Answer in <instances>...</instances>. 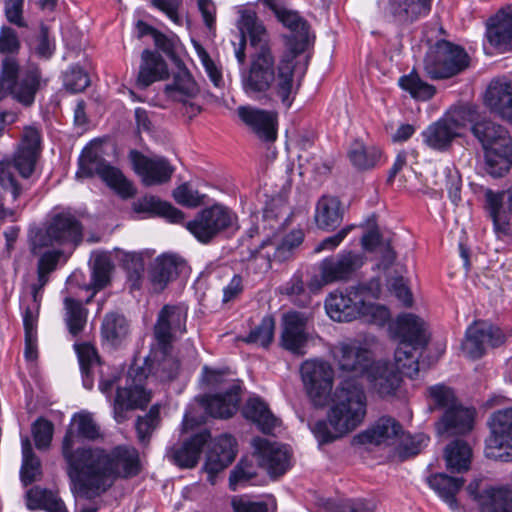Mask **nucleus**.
<instances>
[{
	"mask_svg": "<svg viewBox=\"0 0 512 512\" xmlns=\"http://www.w3.org/2000/svg\"><path fill=\"white\" fill-rule=\"evenodd\" d=\"M75 434L67 430L61 452L67 464L66 472L72 490L91 499L107 491L117 478H131L140 472L139 455L135 448L117 446L110 452L101 448L74 449Z\"/></svg>",
	"mask_w": 512,
	"mask_h": 512,
	"instance_id": "f257e3e1",
	"label": "nucleus"
},
{
	"mask_svg": "<svg viewBox=\"0 0 512 512\" xmlns=\"http://www.w3.org/2000/svg\"><path fill=\"white\" fill-rule=\"evenodd\" d=\"M237 27L249 33V68L241 73V85L244 93L254 100L268 99L269 91L277 93L278 76L275 74V58L271 50L268 32L253 10L240 11Z\"/></svg>",
	"mask_w": 512,
	"mask_h": 512,
	"instance_id": "f03ea898",
	"label": "nucleus"
},
{
	"mask_svg": "<svg viewBox=\"0 0 512 512\" xmlns=\"http://www.w3.org/2000/svg\"><path fill=\"white\" fill-rule=\"evenodd\" d=\"M366 395L356 377L344 379L336 389L327 420L317 421L312 432L320 444L334 440L356 429L366 416Z\"/></svg>",
	"mask_w": 512,
	"mask_h": 512,
	"instance_id": "7ed1b4c3",
	"label": "nucleus"
},
{
	"mask_svg": "<svg viewBox=\"0 0 512 512\" xmlns=\"http://www.w3.org/2000/svg\"><path fill=\"white\" fill-rule=\"evenodd\" d=\"M391 338L397 342L394 360L406 377L414 378L419 372V352L429 342L427 324L415 314L402 313L389 325Z\"/></svg>",
	"mask_w": 512,
	"mask_h": 512,
	"instance_id": "20e7f679",
	"label": "nucleus"
},
{
	"mask_svg": "<svg viewBox=\"0 0 512 512\" xmlns=\"http://www.w3.org/2000/svg\"><path fill=\"white\" fill-rule=\"evenodd\" d=\"M41 130L34 126H25L21 141L13 158L0 160V186L9 191L13 201H17L23 193V186L17 181L14 171L22 178H29L36 167L41 154Z\"/></svg>",
	"mask_w": 512,
	"mask_h": 512,
	"instance_id": "39448f33",
	"label": "nucleus"
},
{
	"mask_svg": "<svg viewBox=\"0 0 512 512\" xmlns=\"http://www.w3.org/2000/svg\"><path fill=\"white\" fill-rule=\"evenodd\" d=\"M278 21L289 29L291 34L285 37L286 52L278 64V83L276 88L282 103L286 107H290L292 104L290 95L293 90L294 61L309 45V24L298 12L289 9L278 18Z\"/></svg>",
	"mask_w": 512,
	"mask_h": 512,
	"instance_id": "423d86ee",
	"label": "nucleus"
},
{
	"mask_svg": "<svg viewBox=\"0 0 512 512\" xmlns=\"http://www.w3.org/2000/svg\"><path fill=\"white\" fill-rule=\"evenodd\" d=\"M472 134L485 152L486 171L493 177H501L512 166V138L505 127L491 120L475 122Z\"/></svg>",
	"mask_w": 512,
	"mask_h": 512,
	"instance_id": "0eeeda50",
	"label": "nucleus"
},
{
	"mask_svg": "<svg viewBox=\"0 0 512 512\" xmlns=\"http://www.w3.org/2000/svg\"><path fill=\"white\" fill-rule=\"evenodd\" d=\"M122 373L114 368L108 374L102 370L100 372L99 390L111 398L112 392L116 389L113 398V414L114 419L118 423H123L127 419V412L135 409H143L151 400V393L144 389L140 383H136V379H126L125 386H121Z\"/></svg>",
	"mask_w": 512,
	"mask_h": 512,
	"instance_id": "6e6552de",
	"label": "nucleus"
},
{
	"mask_svg": "<svg viewBox=\"0 0 512 512\" xmlns=\"http://www.w3.org/2000/svg\"><path fill=\"white\" fill-rule=\"evenodd\" d=\"M82 239L81 221L73 213L62 211L52 215L45 226L30 237V251L33 255H40L43 248L50 246L75 247Z\"/></svg>",
	"mask_w": 512,
	"mask_h": 512,
	"instance_id": "1a4fd4ad",
	"label": "nucleus"
},
{
	"mask_svg": "<svg viewBox=\"0 0 512 512\" xmlns=\"http://www.w3.org/2000/svg\"><path fill=\"white\" fill-rule=\"evenodd\" d=\"M99 176L101 180L123 199L132 198L136 188L120 169L111 166L98 147H85L78 159L76 178Z\"/></svg>",
	"mask_w": 512,
	"mask_h": 512,
	"instance_id": "9d476101",
	"label": "nucleus"
},
{
	"mask_svg": "<svg viewBox=\"0 0 512 512\" xmlns=\"http://www.w3.org/2000/svg\"><path fill=\"white\" fill-rule=\"evenodd\" d=\"M228 369H212L204 366L203 381L212 388H223V393L207 396L205 409L214 418H230L238 409L241 387L239 383L228 379Z\"/></svg>",
	"mask_w": 512,
	"mask_h": 512,
	"instance_id": "9b49d317",
	"label": "nucleus"
},
{
	"mask_svg": "<svg viewBox=\"0 0 512 512\" xmlns=\"http://www.w3.org/2000/svg\"><path fill=\"white\" fill-rule=\"evenodd\" d=\"M469 66V56L464 48L447 40H438L430 46L423 67L433 80L451 78Z\"/></svg>",
	"mask_w": 512,
	"mask_h": 512,
	"instance_id": "f8f14e48",
	"label": "nucleus"
},
{
	"mask_svg": "<svg viewBox=\"0 0 512 512\" xmlns=\"http://www.w3.org/2000/svg\"><path fill=\"white\" fill-rule=\"evenodd\" d=\"M2 72L7 77L9 94L25 107L32 106L37 92L47 86L38 66H30L20 74L18 62L9 56L2 61Z\"/></svg>",
	"mask_w": 512,
	"mask_h": 512,
	"instance_id": "ddd939ff",
	"label": "nucleus"
},
{
	"mask_svg": "<svg viewBox=\"0 0 512 512\" xmlns=\"http://www.w3.org/2000/svg\"><path fill=\"white\" fill-rule=\"evenodd\" d=\"M235 220L236 215L228 207L214 204L201 209L185 227L199 242L208 244L232 227Z\"/></svg>",
	"mask_w": 512,
	"mask_h": 512,
	"instance_id": "4468645a",
	"label": "nucleus"
},
{
	"mask_svg": "<svg viewBox=\"0 0 512 512\" xmlns=\"http://www.w3.org/2000/svg\"><path fill=\"white\" fill-rule=\"evenodd\" d=\"M363 264V256L351 250H343L335 256L326 257L319 264L320 277L311 279L309 288L316 292L324 285L348 281Z\"/></svg>",
	"mask_w": 512,
	"mask_h": 512,
	"instance_id": "2eb2a0df",
	"label": "nucleus"
},
{
	"mask_svg": "<svg viewBox=\"0 0 512 512\" xmlns=\"http://www.w3.org/2000/svg\"><path fill=\"white\" fill-rule=\"evenodd\" d=\"M300 373L305 391L316 407L325 406L330 398L334 370L323 360H306L300 367Z\"/></svg>",
	"mask_w": 512,
	"mask_h": 512,
	"instance_id": "dca6fc26",
	"label": "nucleus"
},
{
	"mask_svg": "<svg viewBox=\"0 0 512 512\" xmlns=\"http://www.w3.org/2000/svg\"><path fill=\"white\" fill-rule=\"evenodd\" d=\"M489 427L486 456L505 462L512 461V407L495 411L490 417Z\"/></svg>",
	"mask_w": 512,
	"mask_h": 512,
	"instance_id": "f3484780",
	"label": "nucleus"
},
{
	"mask_svg": "<svg viewBox=\"0 0 512 512\" xmlns=\"http://www.w3.org/2000/svg\"><path fill=\"white\" fill-rule=\"evenodd\" d=\"M187 308L182 305H164L153 327L156 344L165 348L186 332Z\"/></svg>",
	"mask_w": 512,
	"mask_h": 512,
	"instance_id": "a211bd4d",
	"label": "nucleus"
},
{
	"mask_svg": "<svg viewBox=\"0 0 512 512\" xmlns=\"http://www.w3.org/2000/svg\"><path fill=\"white\" fill-rule=\"evenodd\" d=\"M258 465L272 477L282 476L290 467L291 453L285 445L256 437L252 441Z\"/></svg>",
	"mask_w": 512,
	"mask_h": 512,
	"instance_id": "6ab92c4d",
	"label": "nucleus"
},
{
	"mask_svg": "<svg viewBox=\"0 0 512 512\" xmlns=\"http://www.w3.org/2000/svg\"><path fill=\"white\" fill-rule=\"evenodd\" d=\"M433 0H379L378 7L383 16L397 25H408L426 17L432 9Z\"/></svg>",
	"mask_w": 512,
	"mask_h": 512,
	"instance_id": "aec40b11",
	"label": "nucleus"
},
{
	"mask_svg": "<svg viewBox=\"0 0 512 512\" xmlns=\"http://www.w3.org/2000/svg\"><path fill=\"white\" fill-rule=\"evenodd\" d=\"M129 157L134 171L145 186L164 184L174 173V167L164 157H148L136 150H132Z\"/></svg>",
	"mask_w": 512,
	"mask_h": 512,
	"instance_id": "412c9836",
	"label": "nucleus"
},
{
	"mask_svg": "<svg viewBox=\"0 0 512 512\" xmlns=\"http://www.w3.org/2000/svg\"><path fill=\"white\" fill-rule=\"evenodd\" d=\"M361 288L350 287L345 291H335L325 300L328 316L337 322H350L360 317L363 301Z\"/></svg>",
	"mask_w": 512,
	"mask_h": 512,
	"instance_id": "4be33fe9",
	"label": "nucleus"
},
{
	"mask_svg": "<svg viewBox=\"0 0 512 512\" xmlns=\"http://www.w3.org/2000/svg\"><path fill=\"white\" fill-rule=\"evenodd\" d=\"M310 315L306 312L289 311L282 317L280 345L293 354H304L308 341L307 325Z\"/></svg>",
	"mask_w": 512,
	"mask_h": 512,
	"instance_id": "5701e85b",
	"label": "nucleus"
},
{
	"mask_svg": "<svg viewBox=\"0 0 512 512\" xmlns=\"http://www.w3.org/2000/svg\"><path fill=\"white\" fill-rule=\"evenodd\" d=\"M238 117L262 141L273 142L277 137V114L252 106H239Z\"/></svg>",
	"mask_w": 512,
	"mask_h": 512,
	"instance_id": "b1692460",
	"label": "nucleus"
},
{
	"mask_svg": "<svg viewBox=\"0 0 512 512\" xmlns=\"http://www.w3.org/2000/svg\"><path fill=\"white\" fill-rule=\"evenodd\" d=\"M333 357L342 371L363 376L371 363L370 351L356 341L341 342L333 348Z\"/></svg>",
	"mask_w": 512,
	"mask_h": 512,
	"instance_id": "393cba45",
	"label": "nucleus"
},
{
	"mask_svg": "<svg viewBox=\"0 0 512 512\" xmlns=\"http://www.w3.org/2000/svg\"><path fill=\"white\" fill-rule=\"evenodd\" d=\"M401 375L406 376L398 369L395 361L394 365L378 361L370 363L362 377H366L372 388L384 397L395 393L400 386Z\"/></svg>",
	"mask_w": 512,
	"mask_h": 512,
	"instance_id": "a878e982",
	"label": "nucleus"
},
{
	"mask_svg": "<svg viewBox=\"0 0 512 512\" xmlns=\"http://www.w3.org/2000/svg\"><path fill=\"white\" fill-rule=\"evenodd\" d=\"M403 436L401 424L390 416L380 417L371 427L359 433L355 440L360 444L394 445Z\"/></svg>",
	"mask_w": 512,
	"mask_h": 512,
	"instance_id": "bb28decb",
	"label": "nucleus"
},
{
	"mask_svg": "<svg viewBox=\"0 0 512 512\" xmlns=\"http://www.w3.org/2000/svg\"><path fill=\"white\" fill-rule=\"evenodd\" d=\"M484 103L491 112L512 124V80L506 77L493 79L486 90Z\"/></svg>",
	"mask_w": 512,
	"mask_h": 512,
	"instance_id": "cd10ccee",
	"label": "nucleus"
},
{
	"mask_svg": "<svg viewBox=\"0 0 512 512\" xmlns=\"http://www.w3.org/2000/svg\"><path fill=\"white\" fill-rule=\"evenodd\" d=\"M188 270L186 261L176 254H163L156 258L150 279L155 291H162L167 284Z\"/></svg>",
	"mask_w": 512,
	"mask_h": 512,
	"instance_id": "c85d7f7f",
	"label": "nucleus"
},
{
	"mask_svg": "<svg viewBox=\"0 0 512 512\" xmlns=\"http://www.w3.org/2000/svg\"><path fill=\"white\" fill-rule=\"evenodd\" d=\"M172 347L156 346L151 350L145 360V369L149 374L160 381H171L179 372V361L172 355Z\"/></svg>",
	"mask_w": 512,
	"mask_h": 512,
	"instance_id": "c756f323",
	"label": "nucleus"
},
{
	"mask_svg": "<svg viewBox=\"0 0 512 512\" xmlns=\"http://www.w3.org/2000/svg\"><path fill=\"white\" fill-rule=\"evenodd\" d=\"M478 485L470 483L467 491L477 501L481 512H512V491L508 487H489L477 494Z\"/></svg>",
	"mask_w": 512,
	"mask_h": 512,
	"instance_id": "7c9ffc66",
	"label": "nucleus"
},
{
	"mask_svg": "<svg viewBox=\"0 0 512 512\" xmlns=\"http://www.w3.org/2000/svg\"><path fill=\"white\" fill-rule=\"evenodd\" d=\"M505 195L508 212L512 215V186L506 191H485V208L492 219L494 230L503 235L510 231L508 213L503 206Z\"/></svg>",
	"mask_w": 512,
	"mask_h": 512,
	"instance_id": "2f4dec72",
	"label": "nucleus"
},
{
	"mask_svg": "<svg viewBox=\"0 0 512 512\" xmlns=\"http://www.w3.org/2000/svg\"><path fill=\"white\" fill-rule=\"evenodd\" d=\"M474 410L458 404L444 411L436 423L439 434L446 436L465 435L473 428Z\"/></svg>",
	"mask_w": 512,
	"mask_h": 512,
	"instance_id": "473e14b6",
	"label": "nucleus"
},
{
	"mask_svg": "<svg viewBox=\"0 0 512 512\" xmlns=\"http://www.w3.org/2000/svg\"><path fill=\"white\" fill-rule=\"evenodd\" d=\"M209 439L210 433L207 431L195 434L181 445L171 447L167 456L181 468H192L198 463L202 449Z\"/></svg>",
	"mask_w": 512,
	"mask_h": 512,
	"instance_id": "72a5a7b5",
	"label": "nucleus"
},
{
	"mask_svg": "<svg viewBox=\"0 0 512 512\" xmlns=\"http://www.w3.org/2000/svg\"><path fill=\"white\" fill-rule=\"evenodd\" d=\"M458 123L451 118H441L430 124L423 132L424 144L436 151H446L459 135Z\"/></svg>",
	"mask_w": 512,
	"mask_h": 512,
	"instance_id": "f704fd0d",
	"label": "nucleus"
},
{
	"mask_svg": "<svg viewBox=\"0 0 512 512\" xmlns=\"http://www.w3.org/2000/svg\"><path fill=\"white\" fill-rule=\"evenodd\" d=\"M236 439L230 434L218 436L207 454L205 469L209 474H216L230 465L236 456Z\"/></svg>",
	"mask_w": 512,
	"mask_h": 512,
	"instance_id": "c9c22d12",
	"label": "nucleus"
},
{
	"mask_svg": "<svg viewBox=\"0 0 512 512\" xmlns=\"http://www.w3.org/2000/svg\"><path fill=\"white\" fill-rule=\"evenodd\" d=\"M486 34L490 44L497 49L504 51L512 47V5L500 9L490 18Z\"/></svg>",
	"mask_w": 512,
	"mask_h": 512,
	"instance_id": "e433bc0d",
	"label": "nucleus"
},
{
	"mask_svg": "<svg viewBox=\"0 0 512 512\" xmlns=\"http://www.w3.org/2000/svg\"><path fill=\"white\" fill-rule=\"evenodd\" d=\"M344 208L336 196H321L315 207L314 221L318 229L331 232L343 221Z\"/></svg>",
	"mask_w": 512,
	"mask_h": 512,
	"instance_id": "4c0bfd02",
	"label": "nucleus"
},
{
	"mask_svg": "<svg viewBox=\"0 0 512 512\" xmlns=\"http://www.w3.org/2000/svg\"><path fill=\"white\" fill-rule=\"evenodd\" d=\"M167 75L168 68L163 58L156 52L145 49L141 55L137 86L145 89L155 81L164 79Z\"/></svg>",
	"mask_w": 512,
	"mask_h": 512,
	"instance_id": "58836bf2",
	"label": "nucleus"
},
{
	"mask_svg": "<svg viewBox=\"0 0 512 512\" xmlns=\"http://www.w3.org/2000/svg\"><path fill=\"white\" fill-rule=\"evenodd\" d=\"M242 413L252 421L264 434H271L281 424V421L271 412L268 405L259 397L247 400Z\"/></svg>",
	"mask_w": 512,
	"mask_h": 512,
	"instance_id": "ea45409f",
	"label": "nucleus"
},
{
	"mask_svg": "<svg viewBox=\"0 0 512 512\" xmlns=\"http://www.w3.org/2000/svg\"><path fill=\"white\" fill-rule=\"evenodd\" d=\"M133 211L136 213H148L166 218L172 223L184 222V213L172 206L166 201L160 200L153 195H145L138 198L132 204Z\"/></svg>",
	"mask_w": 512,
	"mask_h": 512,
	"instance_id": "a19ab883",
	"label": "nucleus"
},
{
	"mask_svg": "<svg viewBox=\"0 0 512 512\" xmlns=\"http://www.w3.org/2000/svg\"><path fill=\"white\" fill-rule=\"evenodd\" d=\"M464 482L462 477H452L444 473H436L427 478L429 487L433 489L453 511L459 509L456 495L462 489Z\"/></svg>",
	"mask_w": 512,
	"mask_h": 512,
	"instance_id": "79ce46f5",
	"label": "nucleus"
},
{
	"mask_svg": "<svg viewBox=\"0 0 512 512\" xmlns=\"http://www.w3.org/2000/svg\"><path fill=\"white\" fill-rule=\"evenodd\" d=\"M130 325L126 317L118 312L106 313L101 324V336L111 347L120 346L128 337Z\"/></svg>",
	"mask_w": 512,
	"mask_h": 512,
	"instance_id": "37998d69",
	"label": "nucleus"
},
{
	"mask_svg": "<svg viewBox=\"0 0 512 512\" xmlns=\"http://www.w3.org/2000/svg\"><path fill=\"white\" fill-rule=\"evenodd\" d=\"M444 459L446 467L450 472H466L470 468L472 448L466 441L456 439L446 446Z\"/></svg>",
	"mask_w": 512,
	"mask_h": 512,
	"instance_id": "c03bdc74",
	"label": "nucleus"
},
{
	"mask_svg": "<svg viewBox=\"0 0 512 512\" xmlns=\"http://www.w3.org/2000/svg\"><path fill=\"white\" fill-rule=\"evenodd\" d=\"M198 92L199 88L192 75L186 67L180 65L173 75L172 83L165 87L166 95L174 101L194 98Z\"/></svg>",
	"mask_w": 512,
	"mask_h": 512,
	"instance_id": "a18cd8bd",
	"label": "nucleus"
},
{
	"mask_svg": "<svg viewBox=\"0 0 512 512\" xmlns=\"http://www.w3.org/2000/svg\"><path fill=\"white\" fill-rule=\"evenodd\" d=\"M22 465L20 479L24 486L31 485L39 480L42 475L41 461L33 452L32 444L28 436L21 437Z\"/></svg>",
	"mask_w": 512,
	"mask_h": 512,
	"instance_id": "49530a36",
	"label": "nucleus"
},
{
	"mask_svg": "<svg viewBox=\"0 0 512 512\" xmlns=\"http://www.w3.org/2000/svg\"><path fill=\"white\" fill-rule=\"evenodd\" d=\"M64 321L67 329L74 337L78 336L85 328L88 318V309L84 304L72 297L63 300Z\"/></svg>",
	"mask_w": 512,
	"mask_h": 512,
	"instance_id": "de8ad7c7",
	"label": "nucleus"
},
{
	"mask_svg": "<svg viewBox=\"0 0 512 512\" xmlns=\"http://www.w3.org/2000/svg\"><path fill=\"white\" fill-rule=\"evenodd\" d=\"M27 507L30 510L43 509L47 512H67L64 502L52 491L40 487L27 492Z\"/></svg>",
	"mask_w": 512,
	"mask_h": 512,
	"instance_id": "09e8293b",
	"label": "nucleus"
},
{
	"mask_svg": "<svg viewBox=\"0 0 512 512\" xmlns=\"http://www.w3.org/2000/svg\"><path fill=\"white\" fill-rule=\"evenodd\" d=\"M398 84L404 91L408 92L412 98L419 101H428L436 93V88L424 81L415 70L407 75L401 76Z\"/></svg>",
	"mask_w": 512,
	"mask_h": 512,
	"instance_id": "8fccbe9b",
	"label": "nucleus"
},
{
	"mask_svg": "<svg viewBox=\"0 0 512 512\" xmlns=\"http://www.w3.org/2000/svg\"><path fill=\"white\" fill-rule=\"evenodd\" d=\"M112 270L113 264L108 256H96L92 266L91 281L88 286V289H91L93 292L86 300V303H89L98 291L104 289L110 283Z\"/></svg>",
	"mask_w": 512,
	"mask_h": 512,
	"instance_id": "3c124183",
	"label": "nucleus"
},
{
	"mask_svg": "<svg viewBox=\"0 0 512 512\" xmlns=\"http://www.w3.org/2000/svg\"><path fill=\"white\" fill-rule=\"evenodd\" d=\"M352 164L361 170L374 168L381 158V150L374 146L356 143L348 153Z\"/></svg>",
	"mask_w": 512,
	"mask_h": 512,
	"instance_id": "603ef678",
	"label": "nucleus"
},
{
	"mask_svg": "<svg viewBox=\"0 0 512 512\" xmlns=\"http://www.w3.org/2000/svg\"><path fill=\"white\" fill-rule=\"evenodd\" d=\"M160 405L154 404L144 416H139L135 423L137 437L140 443H149L152 433L159 427Z\"/></svg>",
	"mask_w": 512,
	"mask_h": 512,
	"instance_id": "864d4df0",
	"label": "nucleus"
},
{
	"mask_svg": "<svg viewBox=\"0 0 512 512\" xmlns=\"http://www.w3.org/2000/svg\"><path fill=\"white\" fill-rule=\"evenodd\" d=\"M274 331L275 320L271 315H266L257 326L250 330L249 334L243 338V341L267 348L273 341Z\"/></svg>",
	"mask_w": 512,
	"mask_h": 512,
	"instance_id": "5fc2aeb1",
	"label": "nucleus"
},
{
	"mask_svg": "<svg viewBox=\"0 0 512 512\" xmlns=\"http://www.w3.org/2000/svg\"><path fill=\"white\" fill-rule=\"evenodd\" d=\"M268 247L272 248L270 241H263L259 248L248 251V256L243 257L242 261L247 262V270L255 274H262L269 271L272 267V258Z\"/></svg>",
	"mask_w": 512,
	"mask_h": 512,
	"instance_id": "6e6d98bb",
	"label": "nucleus"
},
{
	"mask_svg": "<svg viewBox=\"0 0 512 512\" xmlns=\"http://www.w3.org/2000/svg\"><path fill=\"white\" fill-rule=\"evenodd\" d=\"M256 476L257 469L253 461L248 458H242L230 473L229 487L231 490L236 491L241 487L253 484Z\"/></svg>",
	"mask_w": 512,
	"mask_h": 512,
	"instance_id": "4d7b16f0",
	"label": "nucleus"
},
{
	"mask_svg": "<svg viewBox=\"0 0 512 512\" xmlns=\"http://www.w3.org/2000/svg\"><path fill=\"white\" fill-rule=\"evenodd\" d=\"M427 393L430 399L431 410L444 409L446 411L459 404L454 390L445 384L430 386Z\"/></svg>",
	"mask_w": 512,
	"mask_h": 512,
	"instance_id": "13d9d810",
	"label": "nucleus"
},
{
	"mask_svg": "<svg viewBox=\"0 0 512 512\" xmlns=\"http://www.w3.org/2000/svg\"><path fill=\"white\" fill-rule=\"evenodd\" d=\"M485 344H487V340L482 323L469 326L463 344V349L467 355L472 359L481 358L485 353Z\"/></svg>",
	"mask_w": 512,
	"mask_h": 512,
	"instance_id": "bf43d9fd",
	"label": "nucleus"
},
{
	"mask_svg": "<svg viewBox=\"0 0 512 512\" xmlns=\"http://www.w3.org/2000/svg\"><path fill=\"white\" fill-rule=\"evenodd\" d=\"M62 78L64 88L71 93L83 92L91 83L88 72L79 64L70 65Z\"/></svg>",
	"mask_w": 512,
	"mask_h": 512,
	"instance_id": "052dcab7",
	"label": "nucleus"
},
{
	"mask_svg": "<svg viewBox=\"0 0 512 512\" xmlns=\"http://www.w3.org/2000/svg\"><path fill=\"white\" fill-rule=\"evenodd\" d=\"M77 436L94 441L101 437L100 427L89 413H78L73 417Z\"/></svg>",
	"mask_w": 512,
	"mask_h": 512,
	"instance_id": "680f3d73",
	"label": "nucleus"
},
{
	"mask_svg": "<svg viewBox=\"0 0 512 512\" xmlns=\"http://www.w3.org/2000/svg\"><path fill=\"white\" fill-rule=\"evenodd\" d=\"M54 426L51 421L40 417L35 420L31 427V433L35 446L39 450L47 449L52 441Z\"/></svg>",
	"mask_w": 512,
	"mask_h": 512,
	"instance_id": "e2e57ef3",
	"label": "nucleus"
},
{
	"mask_svg": "<svg viewBox=\"0 0 512 512\" xmlns=\"http://www.w3.org/2000/svg\"><path fill=\"white\" fill-rule=\"evenodd\" d=\"M31 50L35 55L44 60H48L55 52V43L49 38V28L41 24L40 30L34 40L30 43Z\"/></svg>",
	"mask_w": 512,
	"mask_h": 512,
	"instance_id": "0e129e2a",
	"label": "nucleus"
},
{
	"mask_svg": "<svg viewBox=\"0 0 512 512\" xmlns=\"http://www.w3.org/2000/svg\"><path fill=\"white\" fill-rule=\"evenodd\" d=\"M359 318H362L365 322L381 327L390 319V312L386 307L368 303L363 298L361 304V315Z\"/></svg>",
	"mask_w": 512,
	"mask_h": 512,
	"instance_id": "69168bd1",
	"label": "nucleus"
},
{
	"mask_svg": "<svg viewBox=\"0 0 512 512\" xmlns=\"http://www.w3.org/2000/svg\"><path fill=\"white\" fill-rule=\"evenodd\" d=\"M283 293L300 307L307 306L311 300L309 293L305 289L303 280L296 275L286 283Z\"/></svg>",
	"mask_w": 512,
	"mask_h": 512,
	"instance_id": "338daca9",
	"label": "nucleus"
},
{
	"mask_svg": "<svg viewBox=\"0 0 512 512\" xmlns=\"http://www.w3.org/2000/svg\"><path fill=\"white\" fill-rule=\"evenodd\" d=\"M173 197L178 204L185 207L194 208L204 202L205 195L200 194L189 184L184 183L173 191Z\"/></svg>",
	"mask_w": 512,
	"mask_h": 512,
	"instance_id": "774afa93",
	"label": "nucleus"
}]
</instances>
